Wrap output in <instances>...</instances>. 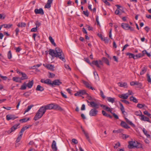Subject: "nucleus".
<instances>
[{
	"mask_svg": "<svg viewBox=\"0 0 151 151\" xmlns=\"http://www.w3.org/2000/svg\"><path fill=\"white\" fill-rule=\"evenodd\" d=\"M82 83H83L85 86L87 88H90L92 90H95V89L93 88L91 86V85L88 82H87L84 80H82Z\"/></svg>",
	"mask_w": 151,
	"mask_h": 151,
	"instance_id": "obj_10",
	"label": "nucleus"
},
{
	"mask_svg": "<svg viewBox=\"0 0 151 151\" xmlns=\"http://www.w3.org/2000/svg\"><path fill=\"white\" fill-rule=\"evenodd\" d=\"M49 39L51 42L52 44L55 46H56V45L54 42V40L52 38L51 36H50L49 37Z\"/></svg>",
	"mask_w": 151,
	"mask_h": 151,
	"instance_id": "obj_31",
	"label": "nucleus"
},
{
	"mask_svg": "<svg viewBox=\"0 0 151 151\" xmlns=\"http://www.w3.org/2000/svg\"><path fill=\"white\" fill-rule=\"evenodd\" d=\"M51 6V5L50 4L47 3L45 5V8H47V9L50 8Z\"/></svg>",
	"mask_w": 151,
	"mask_h": 151,
	"instance_id": "obj_60",
	"label": "nucleus"
},
{
	"mask_svg": "<svg viewBox=\"0 0 151 151\" xmlns=\"http://www.w3.org/2000/svg\"><path fill=\"white\" fill-rule=\"evenodd\" d=\"M46 111L44 106H41L36 113V115L34 117V119L37 121L41 118Z\"/></svg>",
	"mask_w": 151,
	"mask_h": 151,
	"instance_id": "obj_2",
	"label": "nucleus"
},
{
	"mask_svg": "<svg viewBox=\"0 0 151 151\" xmlns=\"http://www.w3.org/2000/svg\"><path fill=\"white\" fill-rule=\"evenodd\" d=\"M4 27L5 28H9L12 26V24H3Z\"/></svg>",
	"mask_w": 151,
	"mask_h": 151,
	"instance_id": "obj_39",
	"label": "nucleus"
},
{
	"mask_svg": "<svg viewBox=\"0 0 151 151\" xmlns=\"http://www.w3.org/2000/svg\"><path fill=\"white\" fill-rule=\"evenodd\" d=\"M104 110L108 112H111V113L112 112V110L109 107L106 106Z\"/></svg>",
	"mask_w": 151,
	"mask_h": 151,
	"instance_id": "obj_48",
	"label": "nucleus"
},
{
	"mask_svg": "<svg viewBox=\"0 0 151 151\" xmlns=\"http://www.w3.org/2000/svg\"><path fill=\"white\" fill-rule=\"evenodd\" d=\"M120 144L119 142H118L115 144V145L114 147V149H117L120 146Z\"/></svg>",
	"mask_w": 151,
	"mask_h": 151,
	"instance_id": "obj_51",
	"label": "nucleus"
},
{
	"mask_svg": "<svg viewBox=\"0 0 151 151\" xmlns=\"http://www.w3.org/2000/svg\"><path fill=\"white\" fill-rule=\"evenodd\" d=\"M29 120V118H24L22 119H20L19 120V121L22 122V123L25 122H27V121H28Z\"/></svg>",
	"mask_w": 151,
	"mask_h": 151,
	"instance_id": "obj_36",
	"label": "nucleus"
},
{
	"mask_svg": "<svg viewBox=\"0 0 151 151\" xmlns=\"http://www.w3.org/2000/svg\"><path fill=\"white\" fill-rule=\"evenodd\" d=\"M18 126V125H15L12 127L9 130L7 131L8 133L10 134L12 132H14L17 128Z\"/></svg>",
	"mask_w": 151,
	"mask_h": 151,
	"instance_id": "obj_13",
	"label": "nucleus"
},
{
	"mask_svg": "<svg viewBox=\"0 0 151 151\" xmlns=\"http://www.w3.org/2000/svg\"><path fill=\"white\" fill-rule=\"evenodd\" d=\"M120 10L119 9H117L115 12V14L116 15H121V14H120Z\"/></svg>",
	"mask_w": 151,
	"mask_h": 151,
	"instance_id": "obj_57",
	"label": "nucleus"
},
{
	"mask_svg": "<svg viewBox=\"0 0 151 151\" xmlns=\"http://www.w3.org/2000/svg\"><path fill=\"white\" fill-rule=\"evenodd\" d=\"M44 106L46 110H47L52 109L53 104H47L46 105Z\"/></svg>",
	"mask_w": 151,
	"mask_h": 151,
	"instance_id": "obj_15",
	"label": "nucleus"
},
{
	"mask_svg": "<svg viewBox=\"0 0 151 151\" xmlns=\"http://www.w3.org/2000/svg\"><path fill=\"white\" fill-rule=\"evenodd\" d=\"M142 131L144 134L148 138L150 137V135L147 134V130L144 128H143L142 129Z\"/></svg>",
	"mask_w": 151,
	"mask_h": 151,
	"instance_id": "obj_33",
	"label": "nucleus"
},
{
	"mask_svg": "<svg viewBox=\"0 0 151 151\" xmlns=\"http://www.w3.org/2000/svg\"><path fill=\"white\" fill-rule=\"evenodd\" d=\"M121 26L124 29L127 30L129 29V26L128 24L122 23L121 25Z\"/></svg>",
	"mask_w": 151,
	"mask_h": 151,
	"instance_id": "obj_20",
	"label": "nucleus"
},
{
	"mask_svg": "<svg viewBox=\"0 0 151 151\" xmlns=\"http://www.w3.org/2000/svg\"><path fill=\"white\" fill-rule=\"evenodd\" d=\"M34 84V81L33 80L29 81L27 84V86L29 88H31L32 86Z\"/></svg>",
	"mask_w": 151,
	"mask_h": 151,
	"instance_id": "obj_26",
	"label": "nucleus"
},
{
	"mask_svg": "<svg viewBox=\"0 0 151 151\" xmlns=\"http://www.w3.org/2000/svg\"><path fill=\"white\" fill-rule=\"evenodd\" d=\"M91 64L92 65H95L99 68H101L100 65H103L102 61L101 60L93 61L92 62Z\"/></svg>",
	"mask_w": 151,
	"mask_h": 151,
	"instance_id": "obj_6",
	"label": "nucleus"
},
{
	"mask_svg": "<svg viewBox=\"0 0 151 151\" xmlns=\"http://www.w3.org/2000/svg\"><path fill=\"white\" fill-rule=\"evenodd\" d=\"M145 106V105L144 104H138L137 105V107L139 108L142 109Z\"/></svg>",
	"mask_w": 151,
	"mask_h": 151,
	"instance_id": "obj_46",
	"label": "nucleus"
},
{
	"mask_svg": "<svg viewBox=\"0 0 151 151\" xmlns=\"http://www.w3.org/2000/svg\"><path fill=\"white\" fill-rule=\"evenodd\" d=\"M100 95H101V96L104 99L105 98V96L104 95V94L103 92V91L101 90H100Z\"/></svg>",
	"mask_w": 151,
	"mask_h": 151,
	"instance_id": "obj_50",
	"label": "nucleus"
},
{
	"mask_svg": "<svg viewBox=\"0 0 151 151\" xmlns=\"http://www.w3.org/2000/svg\"><path fill=\"white\" fill-rule=\"evenodd\" d=\"M52 108V109L59 110L61 111H62L63 110V109L60 106L57 104H53Z\"/></svg>",
	"mask_w": 151,
	"mask_h": 151,
	"instance_id": "obj_9",
	"label": "nucleus"
},
{
	"mask_svg": "<svg viewBox=\"0 0 151 151\" xmlns=\"http://www.w3.org/2000/svg\"><path fill=\"white\" fill-rule=\"evenodd\" d=\"M115 98H112L111 97H107V100L108 101L112 103H113L115 102Z\"/></svg>",
	"mask_w": 151,
	"mask_h": 151,
	"instance_id": "obj_25",
	"label": "nucleus"
},
{
	"mask_svg": "<svg viewBox=\"0 0 151 151\" xmlns=\"http://www.w3.org/2000/svg\"><path fill=\"white\" fill-rule=\"evenodd\" d=\"M79 91L80 96H81L82 95H84V94H85L86 93V91L84 90H81Z\"/></svg>",
	"mask_w": 151,
	"mask_h": 151,
	"instance_id": "obj_37",
	"label": "nucleus"
},
{
	"mask_svg": "<svg viewBox=\"0 0 151 151\" xmlns=\"http://www.w3.org/2000/svg\"><path fill=\"white\" fill-rule=\"evenodd\" d=\"M121 101L122 102H124L126 104H129V102L127 100H121Z\"/></svg>",
	"mask_w": 151,
	"mask_h": 151,
	"instance_id": "obj_62",
	"label": "nucleus"
},
{
	"mask_svg": "<svg viewBox=\"0 0 151 151\" xmlns=\"http://www.w3.org/2000/svg\"><path fill=\"white\" fill-rule=\"evenodd\" d=\"M94 75L95 76V79L96 80H99V77L96 71H94L93 72Z\"/></svg>",
	"mask_w": 151,
	"mask_h": 151,
	"instance_id": "obj_44",
	"label": "nucleus"
},
{
	"mask_svg": "<svg viewBox=\"0 0 151 151\" xmlns=\"http://www.w3.org/2000/svg\"><path fill=\"white\" fill-rule=\"evenodd\" d=\"M127 55L129 56V57L130 58H133L135 59V55L134 54L128 53L127 54Z\"/></svg>",
	"mask_w": 151,
	"mask_h": 151,
	"instance_id": "obj_43",
	"label": "nucleus"
},
{
	"mask_svg": "<svg viewBox=\"0 0 151 151\" xmlns=\"http://www.w3.org/2000/svg\"><path fill=\"white\" fill-rule=\"evenodd\" d=\"M118 84L120 87H123L124 88H127V84L126 82L123 83L119 82L118 83Z\"/></svg>",
	"mask_w": 151,
	"mask_h": 151,
	"instance_id": "obj_21",
	"label": "nucleus"
},
{
	"mask_svg": "<svg viewBox=\"0 0 151 151\" xmlns=\"http://www.w3.org/2000/svg\"><path fill=\"white\" fill-rule=\"evenodd\" d=\"M37 28L36 27L33 28L31 29V31L32 32H36L37 30Z\"/></svg>",
	"mask_w": 151,
	"mask_h": 151,
	"instance_id": "obj_61",
	"label": "nucleus"
},
{
	"mask_svg": "<svg viewBox=\"0 0 151 151\" xmlns=\"http://www.w3.org/2000/svg\"><path fill=\"white\" fill-rule=\"evenodd\" d=\"M125 120H126V122L127 123H128L129 125H130L133 127H135V125L134 124H133L132 122L130 121L126 117H125Z\"/></svg>",
	"mask_w": 151,
	"mask_h": 151,
	"instance_id": "obj_29",
	"label": "nucleus"
},
{
	"mask_svg": "<svg viewBox=\"0 0 151 151\" xmlns=\"http://www.w3.org/2000/svg\"><path fill=\"white\" fill-rule=\"evenodd\" d=\"M21 75H22V77L21 78L22 80L28 79V77L25 73L22 72L21 73Z\"/></svg>",
	"mask_w": 151,
	"mask_h": 151,
	"instance_id": "obj_27",
	"label": "nucleus"
},
{
	"mask_svg": "<svg viewBox=\"0 0 151 151\" xmlns=\"http://www.w3.org/2000/svg\"><path fill=\"white\" fill-rule=\"evenodd\" d=\"M130 100L131 101H132L133 102L135 103H137L138 102L137 99L133 96L130 97Z\"/></svg>",
	"mask_w": 151,
	"mask_h": 151,
	"instance_id": "obj_32",
	"label": "nucleus"
},
{
	"mask_svg": "<svg viewBox=\"0 0 151 151\" xmlns=\"http://www.w3.org/2000/svg\"><path fill=\"white\" fill-rule=\"evenodd\" d=\"M128 147L129 149H132L135 148H141L142 147V144L137 142L130 141L129 142Z\"/></svg>",
	"mask_w": 151,
	"mask_h": 151,
	"instance_id": "obj_3",
	"label": "nucleus"
},
{
	"mask_svg": "<svg viewBox=\"0 0 151 151\" xmlns=\"http://www.w3.org/2000/svg\"><path fill=\"white\" fill-rule=\"evenodd\" d=\"M109 39L107 37H104L103 38L102 40H103L105 43H108L109 42Z\"/></svg>",
	"mask_w": 151,
	"mask_h": 151,
	"instance_id": "obj_49",
	"label": "nucleus"
},
{
	"mask_svg": "<svg viewBox=\"0 0 151 151\" xmlns=\"http://www.w3.org/2000/svg\"><path fill=\"white\" fill-rule=\"evenodd\" d=\"M147 70V68L145 67H144L142 69V70L141 71L140 73V74L141 75H142L144 74L146 71Z\"/></svg>",
	"mask_w": 151,
	"mask_h": 151,
	"instance_id": "obj_40",
	"label": "nucleus"
},
{
	"mask_svg": "<svg viewBox=\"0 0 151 151\" xmlns=\"http://www.w3.org/2000/svg\"><path fill=\"white\" fill-rule=\"evenodd\" d=\"M144 114L145 115H147L148 116H150L151 115V114L149 113L147 111H144Z\"/></svg>",
	"mask_w": 151,
	"mask_h": 151,
	"instance_id": "obj_58",
	"label": "nucleus"
},
{
	"mask_svg": "<svg viewBox=\"0 0 151 151\" xmlns=\"http://www.w3.org/2000/svg\"><path fill=\"white\" fill-rule=\"evenodd\" d=\"M15 31L16 32V36H17L18 35V33L19 32V29L18 28H16Z\"/></svg>",
	"mask_w": 151,
	"mask_h": 151,
	"instance_id": "obj_59",
	"label": "nucleus"
},
{
	"mask_svg": "<svg viewBox=\"0 0 151 151\" xmlns=\"http://www.w3.org/2000/svg\"><path fill=\"white\" fill-rule=\"evenodd\" d=\"M43 65L49 70H54V66L53 65L50 64H43Z\"/></svg>",
	"mask_w": 151,
	"mask_h": 151,
	"instance_id": "obj_11",
	"label": "nucleus"
},
{
	"mask_svg": "<svg viewBox=\"0 0 151 151\" xmlns=\"http://www.w3.org/2000/svg\"><path fill=\"white\" fill-rule=\"evenodd\" d=\"M121 126L126 129L130 128V127L128 125V124L122 121L121 123Z\"/></svg>",
	"mask_w": 151,
	"mask_h": 151,
	"instance_id": "obj_16",
	"label": "nucleus"
},
{
	"mask_svg": "<svg viewBox=\"0 0 151 151\" xmlns=\"http://www.w3.org/2000/svg\"><path fill=\"white\" fill-rule=\"evenodd\" d=\"M87 101L88 103H89L91 105V106L94 108L93 109H98L99 108L100 106V104L99 103H97L94 101L89 102L87 100Z\"/></svg>",
	"mask_w": 151,
	"mask_h": 151,
	"instance_id": "obj_5",
	"label": "nucleus"
},
{
	"mask_svg": "<svg viewBox=\"0 0 151 151\" xmlns=\"http://www.w3.org/2000/svg\"><path fill=\"white\" fill-rule=\"evenodd\" d=\"M40 82L42 83L46 84L49 85L50 83V80L49 79H47L46 80L42 79L40 80Z\"/></svg>",
	"mask_w": 151,
	"mask_h": 151,
	"instance_id": "obj_19",
	"label": "nucleus"
},
{
	"mask_svg": "<svg viewBox=\"0 0 151 151\" xmlns=\"http://www.w3.org/2000/svg\"><path fill=\"white\" fill-rule=\"evenodd\" d=\"M119 104L120 106V109L122 111V113L123 114H124V113H125L127 114V113L125 112L124 110V107L123 106V104L121 103H119Z\"/></svg>",
	"mask_w": 151,
	"mask_h": 151,
	"instance_id": "obj_28",
	"label": "nucleus"
},
{
	"mask_svg": "<svg viewBox=\"0 0 151 151\" xmlns=\"http://www.w3.org/2000/svg\"><path fill=\"white\" fill-rule=\"evenodd\" d=\"M84 134L85 135L86 138V139H87V140H88V141L89 142H90V139H89V137L88 136V134L87 133H85V134Z\"/></svg>",
	"mask_w": 151,
	"mask_h": 151,
	"instance_id": "obj_52",
	"label": "nucleus"
},
{
	"mask_svg": "<svg viewBox=\"0 0 151 151\" xmlns=\"http://www.w3.org/2000/svg\"><path fill=\"white\" fill-rule=\"evenodd\" d=\"M35 25L36 26V27L37 28L40 26L41 23L40 22L37 21L35 23Z\"/></svg>",
	"mask_w": 151,
	"mask_h": 151,
	"instance_id": "obj_56",
	"label": "nucleus"
},
{
	"mask_svg": "<svg viewBox=\"0 0 151 151\" xmlns=\"http://www.w3.org/2000/svg\"><path fill=\"white\" fill-rule=\"evenodd\" d=\"M130 84L131 86H134V85H137L139 86H142V84L138 82L137 81H132L130 83Z\"/></svg>",
	"mask_w": 151,
	"mask_h": 151,
	"instance_id": "obj_23",
	"label": "nucleus"
},
{
	"mask_svg": "<svg viewBox=\"0 0 151 151\" xmlns=\"http://www.w3.org/2000/svg\"><path fill=\"white\" fill-rule=\"evenodd\" d=\"M22 134H19V135L18 136V137L17 138V139L16 140V142L17 143H18V142H19L20 141L22 138Z\"/></svg>",
	"mask_w": 151,
	"mask_h": 151,
	"instance_id": "obj_47",
	"label": "nucleus"
},
{
	"mask_svg": "<svg viewBox=\"0 0 151 151\" xmlns=\"http://www.w3.org/2000/svg\"><path fill=\"white\" fill-rule=\"evenodd\" d=\"M51 147L53 151H57L58 149L56 146V143L55 140L52 141Z\"/></svg>",
	"mask_w": 151,
	"mask_h": 151,
	"instance_id": "obj_14",
	"label": "nucleus"
},
{
	"mask_svg": "<svg viewBox=\"0 0 151 151\" xmlns=\"http://www.w3.org/2000/svg\"><path fill=\"white\" fill-rule=\"evenodd\" d=\"M18 118V116H16L13 114H8L6 116V119L8 121L10 120H14Z\"/></svg>",
	"mask_w": 151,
	"mask_h": 151,
	"instance_id": "obj_8",
	"label": "nucleus"
},
{
	"mask_svg": "<svg viewBox=\"0 0 151 151\" xmlns=\"http://www.w3.org/2000/svg\"><path fill=\"white\" fill-rule=\"evenodd\" d=\"M122 137L123 139H126L129 137V136L126 134H123Z\"/></svg>",
	"mask_w": 151,
	"mask_h": 151,
	"instance_id": "obj_53",
	"label": "nucleus"
},
{
	"mask_svg": "<svg viewBox=\"0 0 151 151\" xmlns=\"http://www.w3.org/2000/svg\"><path fill=\"white\" fill-rule=\"evenodd\" d=\"M17 26L19 27H23L26 26V24L24 22L19 23Z\"/></svg>",
	"mask_w": 151,
	"mask_h": 151,
	"instance_id": "obj_30",
	"label": "nucleus"
},
{
	"mask_svg": "<svg viewBox=\"0 0 151 151\" xmlns=\"http://www.w3.org/2000/svg\"><path fill=\"white\" fill-rule=\"evenodd\" d=\"M143 57V55L141 53H139L135 55V59Z\"/></svg>",
	"mask_w": 151,
	"mask_h": 151,
	"instance_id": "obj_38",
	"label": "nucleus"
},
{
	"mask_svg": "<svg viewBox=\"0 0 151 151\" xmlns=\"http://www.w3.org/2000/svg\"><path fill=\"white\" fill-rule=\"evenodd\" d=\"M102 60L107 65H109V62L108 60L106 58L104 57L102 58Z\"/></svg>",
	"mask_w": 151,
	"mask_h": 151,
	"instance_id": "obj_41",
	"label": "nucleus"
},
{
	"mask_svg": "<svg viewBox=\"0 0 151 151\" xmlns=\"http://www.w3.org/2000/svg\"><path fill=\"white\" fill-rule=\"evenodd\" d=\"M50 74L49 76V77L50 78H53L55 76V75L53 73H49Z\"/></svg>",
	"mask_w": 151,
	"mask_h": 151,
	"instance_id": "obj_63",
	"label": "nucleus"
},
{
	"mask_svg": "<svg viewBox=\"0 0 151 151\" xmlns=\"http://www.w3.org/2000/svg\"><path fill=\"white\" fill-rule=\"evenodd\" d=\"M12 79L13 81L16 82L20 83H22V80L21 78L15 77L13 78Z\"/></svg>",
	"mask_w": 151,
	"mask_h": 151,
	"instance_id": "obj_22",
	"label": "nucleus"
},
{
	"mask_svg": "<svg viewBox=\"0 0 151 151\" xmlns=\"http://www.w3.org/2000/svg\"><path fill=\"white\" fill-rule=\"evenodd\" d=\"M128 94L126 93L124 94H119L118 95V96L119 98L122 99H127L128 98V96L127 95Z\"/></svg>",
	"mask_w": 151,
	"mask_h": 151,
	"instance_id": "obj_17",
	"label": "nucleus"
},
{
	"mask_svg": "<svg viewBox=\"0 0 151 151\" xmlns=\"http://www.w3.org/2000/svg\"><path fill=\"white\" fill-rule=\"evenodd\" d=\"M33 106V105H31L28 106L27 108L25 111L24 112L26 113L28 112L31 109V108Z\"/></svg>",
	"mask_w": 151,
	"mask_h": 151,
	"instance_id": "obj_42",
	"label": "nucleus"
},
{
	"mask_svg": "<svg viewBox=\"0 0 151 151\" xmlns=\"http://www.w3.org/2000/svg\"><path fill=\"white\" fill-rule=\"evenodd\" d=\"M14 49L16 50V52H19L21 50V48L19 47H15Z\"/></svg>",
	"mask_w": 151,
	"mask_h": 151,
	"instance_id": "obj_55",
	"label": "nucleus"
},
{
	"mask_svg": "<svg viewBox=\"0 0 151 151\" xmlns=\"http://www.w3.org/2000/svg\"><path fill=\"white\" fill-rule=\"evenodd\" d=\"M34 12L36 14H40L43 15L44 14L43 10L42 8H40L39 9H35Z\"/></svg>",
	"mask_w": 151,
	"mask_h": 151,
	"instance_id": "obj_12",
	"label": "nucleus"
},
{
	"mask_svg": "<svg viewBox=\"0 0 151 151\" xmlns=\"http://www.w3.org/2000/svg\"><path fill=\"white\" fill-rule=\"evenodd\" d=\"M140 119L142 121H147L150 123L151 122L149 120V118L143 115H142L141 118Z\"/></svg>",
	"mask_w": 151,
	"mask_h": 151,
	"instance_id": "obj_18",
	"label": "nucleus"
},
{
	"mask_svg": "<svg viewBox=\"0 0 151 151\" xmlns=\"http://www.w3.org/2000/svg\"><path fill=\"white\" fill-rule=\"evenodd\" d=\"M134 114L137 116H141L142 115V112L140 111H135Z\"/></svg>",
	"mask_w": 151,
	"mask_h": 151,
	"instance_id": "obj_34",
	"label": "nucleus"
},
{
	"mask_svg": "<svg viewBox=\"0 0 151 151\" xmlns=\"http://www.w3.org/2000/svg\"><path fill=\"white\" fill-rule=\"evenodd\" d=\"M83 14L85 15L87 17H88V15H89V13L88 12V11L87 10L85 11H83Z\"/></svg>",
	"mask_w": 151,
	"mask_h": 151,
	"instance_id": "obj_64",
	"label": "nucleus"
},
{
	"mask_svg": "<svg viewBox=\"0 0 151 151\" xmlns=\"http://www.w3.org/2000/svg\"><path fill=\"white\" fill-rule=\"evenodd\" d=\"M7 57L9 59H11L12 58V54L11 51L9 50L7 54Z\"/></svg>",
	"mask_w": 151,
	"mask_h": 151,
	"instance_id": "obj_45",
	"label": "nucleus"
},
{
	"mask_svg": "<svg viewBox=\"0 0 151 151\" xmlns=\"http://www.w3.org/2000/svg\"><path fill=\"white\" fill-rule=\"evenodd\" d=\"M62 82L58 79L55 80L52 82L50 80L49 86L52 87H53L54 86H59L61 84Z\"/></svg>",
	"mask_w": 151,
	"mask_h": 151,
	"instance_id": "obj_4",
	"label": "nucleus"
},
{
	"mask_svg": "<svg viewBox=\"0 0 151 151\" xmlns=\"http://www.w3.org/2000/svg\"><path fill=\"white\" fill-rule=\"evenodd\" d=\"M49 54L52 57L58 58L64 62H66L64 54L62 50L59 47H56L55 50L50 49Z\"/></svg>",
	"mask_w": 151,
	"mask_h": 151,
	"instance_id": "obj_1",
	"label": "nucleus"
},
{
	"mask_svg": "<svg viewBox=\"0 0 151 151\" xmlns=\"http://www.w3.org/2000/svg\"><path fill=\"white\" fill-rule=\"evenodd\" d=\"M44 90V88L39 85L37 86V88H36V91H42Z\"/></svg>",
	"mask_w": 151,
	"mask_h": 151,
	"instance_id": "obj_24",
	"label": "nucleus"
},
{
	"mask_svg": "<svg viewBox=\"0 0 151 151\" xmlns=\"http://www.w3.org/2000/svg\"><path fill=\"white\" fill-rule=\"evenodd\" d=\"M27 85L25 82H24L23 84L21 86L20 89L21 90H25L26 88Z\"/></svg>",
	"mask_w": 151,
	"mask_h": 151,
	"instance_id": "obj_35",
	"label": "nucleus"
},
{
	"mask_svg": "<svg viewBox=\"0 0 151 151\" xmlns=\"http://www.w3.org/2000/svg\"><path fill=\"white\" fill-rule=\"evenodd\" d=\"M0 77L4 80H6L7 79V78L6 76H3L0 74Z\"/></svg>",
	"mask_w": 151,
	"mask_h": 151,
	"instance_id": "obj_54",
	"label": "nucleus"
},
{
	"mask_svg": "<svg viewBox=\"0 0 151 151\" xmlns=\"http://www.w3.org/2000/svg\"><path fill=\"white\" fill-rule=\"evenodd\" d=\"M98 111L96 109H92L89 111V115L91 116H96L98 114Z\"/></svg>",
	"mask_w": 151,
	"mask_h": 151,
	"instance_id": "obj_7",
	"label": "nucleus"
}]
</instances>
